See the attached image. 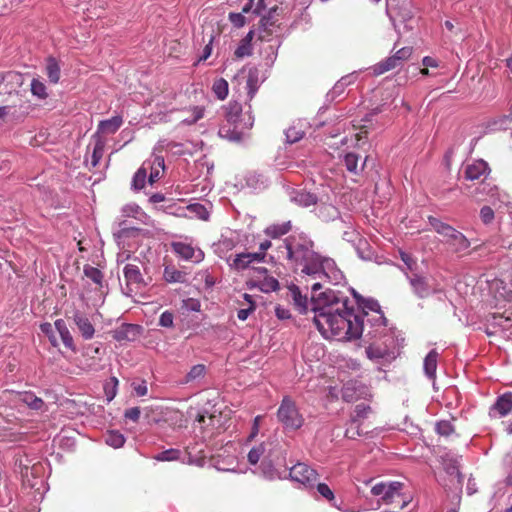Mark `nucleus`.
<instances>
[{
    "mask_svg": "<svg viewBox=\"0 0 512 512\" xmlns=\"http://www.w3.org/2000/svg\"><path fill=\"white\" fill-rule=\"evenodd\" d=\"M429 224L431 225V227L440 235H442L443 237L445 238H448L449 234L451 232H453V227L450 226L449 224H446L442 221H440L439 219H437L436 217H432L430 216L429 219Z\"/></svg>",
    "mask_w": 512,
    "mask_h": 512,
    "instance_id": "obj_37",
    "label": "nucleus"
},
{
    "mask_svg": "<svg viewBox=\"0 0 512 512\" xmlns=\"http://www.w3.org/2000/svg\"><path fill=\"white\" fill-rule=\"evenodd\" d=\"M478 191L482 194H486L490 197V199H494L498 196V188L495 184L488 182L484 180L480 187L478 188Z\"/></svg>",
    "mask_w": 512,
    "mask_h": 512,
    "instance_id": "obj_52",
    "label": "nucleus"
},
{
    "mask_svg": "<svg viewBox=\"0 0 512 512\" xmlns=\"http://www.w3.org/2000/svg\"><path fill=\"white\" fill-rule=\"evenodd\" d=\"M286 140L288 143L293 144L301 140L304 136V131L298 129L296 126L289 127L286 132Z\"/></svg>",
    "mask_w": 512,
    "mask_h": 512,
    "instance_id": "obj_54",
    "label": "nucleus"
},
{
    "mask_svg": "<svg viewBox=\"0 0 512 512\" xmlns=\"http://www.w3.org/2000/svg\"><path fill=\"white\" fill-rule=\"evenodd\" d=\"M182 308L190 312H198L201 308L199 300L194 298H187L182 301Z\"/></svg>",
    "mask_w": 512,
    "mask_h": 512,
    "instance_id": "obj_64",
    "label": "nucleus"
},
{
    "mask_svg": "<svg viewBox=\"0 0 512 512\" xmlns=\"http://www.w3.org/2000/svg\"><path fill=\"white\" fill-rule=\"evenodd\" d=\"M118 384H119L118 379L115 376H113L104 385L105 396L108 401L113 400L115 398V396L117 395Z\"/></svg>",
    "mask_w": 512,
    "mask_h": 512,
    "instance_id": "obj_50",
    "label": "nucleus"
},
{
    "mask_svg": "<svg viewBox=\"0 0 512 512\" xmlns=\"http://www.w3.org/2000/svg\"><path fill=\"white\" fill-rule=\"evenodd\" d=\"M45 70L49 81L53 84H57L60 80L61 69L58 61L54 57L47 58Z\"/></svg>",
    "mask_w": 512,
    "mask_h": 512,
    "instance_id": "obj_29",
    "label": "nucleus"
},
{
    "mask_svg": "<svg viewBox=\"0 0 512 512\" xmlns=\"http://www.w3.org/2000/svg\"><path fill=\"white\" fill-rule=\"evenodd\" d=\"M435 429L441 436H449L454 432V426L449 420H441L436 423Z\"/></svg>",
    "mask_w": 512,
    "mask_h": 512,
    "instance_id": "obj_53",
    "label": "nucleus"
},
{
    "mask_svg": "<svg viewBox=\"0 0 512 512\" xmlns=\"http://www.w3.org/2000/svg\"><path fill=\"white\" fill-rule=\"evenodd\" d=\"M24 401L28 404V406L30 408H32L34 410H39L44 405V401L41 398L36 397L33 394H26Z\"/></svg>",
    "mask_w": 512,
    "mask_h": 512,
    "instance_id": "obj_62",
    "label": "nucleus"
},
{
    "mask_svg": "<svg viewBox=\"0 0 512 512\" xmlns=\"http://www.w3.org/2000/svg\"><path fill=\"white\" fill-rule=\"evenodd\" d=\"M437 362L438 352L433 349L426 355L423 363L424 373L429 379H434L436 376Z\"/></svg>",
    "mask_w": 512,
    "mask_h": 512,
    "instance_id": "obj_27",
    "label": "nucleus"
},
{
    "mask_svg": "<svg viewBox=\"0 0 512 512\" xmlns=\"http://www.w3.org/2000/svg\"><path fill=\"white\" fill-rule=\"evenodd\" d=\"M123 213L128 217H133L145 223L147 215L142 211V209L136 204H128L123 207Z\"/></svg>",
    "mask_w": 512,
    "mask_h": 512,
    "instance_id": "obj_43",
    "label": "nucleus"
},
{
    "mask_svg": "<svg viewBox=\"0 0 512 512\" xmlns=\"http://www.w3.org/2000/svg\"><path fill=\"white\" fill-rule=\"evenodd\" d=\"M54 326H55V329L57 330V332L59 333L60 335V338L64 344V346L75 352L76 351V346L74 344V340H73V337L66 325V322L63 320V319H57L55 322H54Z\"/></svg>",
    "mask_w": 512,
    "mask_h": 512,
    "instance_id": "obj_20",
    "label": "nucleus"
},
{
    "mask_svg": "<svg viewBox=\"0 0 512 512\" xmlns=\"http://www.w3.org/2000/svg\"><path fill=\"white\" fill-rule=\"evenodd\" d=\"M154 459L161 462L176 460L182 461L183 457L182 452L179 449L170 448L155 455Z\"/></svg>",
    "mask_w": 512,
    "mask_h": 512,
    "instance_id": "obj_39",
    "label": "nucleus"
},
{
    "mask_svg": "<svg viewBox=\"0 0 512 512\" xmlns=\"http://www.w3.org/2000/svg\"><path fill=\"white\" fill-rule=\"evenodd\" d=\"M357 78V75L355 73H351L349 75L343 76L331 89V91L328 93V96H330L332 99H334L336 96L341 95L345 88L349 86L350 84L354 83Z\"/></svg>",
    "mask_w": 512,
    "mask_h": 512,
    "instance_id": "obj_30",
    "label": "nucleus"
},
{
    "mask_svg": "<svg viewBox=\"0 0 512 512\" xmlns=\"http://www.w3.org/2000/svg\"><path fill=\"white\" fill-rule=\"evenodd\" d=\"M289 293L298 311L300 313H306L309 305L307 296L302 295L301 290L296 285H291L289 287Z\"/></svg>",
    "mask_w": 512,
    "mask_h": 512,
    "instance_id": "obj_22",
    "label": "nucleus"
},
{
    "mask_svg": "<svg viewBox=\"0 0 512 512\" xmlns=\"http://www.w3.org/2000/svg\"><path fill=\"white\" fill-rule=\"evenodd\" d=\"M246 183L253 189H262L266 186L267 179L257 173H250L246 177Z\"/></svg>",
    "mask_w": 512,
    "mask_h": 512,
    "instance_id": "obj_46",
    "label": "nucleus"
},
{
    "mask_svg": "<svg viewBox=\"0 0 512 512\" xmlns=\"http://www.w3.org/2000/svg\"><path fill=\"white\" fill-rule=\"evenodd\" d=\"M30 90L33 96L39 98V99H46L47 89L45 84L40 81L39 79L33 78L30 85Z\"/></svg>",
    "mask_w": 512,
    "mask_h": 512,
    "instance_id": "obj_44",
    "label": "nucleus"
},
{
    "mask_svg": "<svg viewBox=\"0 0 512 512\" xmlns=\"http://www.w3.org/2000/svg\"><path fill=\"white\" fill-rule=\"evenodd\" d=\"M360 160H361V157L358 154L353 153V152H349V153L345 154L343 157V163H344L346 169L350 173H353L356 175L359 174L363 170L365 162H366V159H365L362 163H359Z\"/></svg>",
    "mask_w": 512,
    "mask_h": 512,
    "instance_id": "obj_21",
    "label": "nucleus"
},
{
    "mask_svg": "<svg viewBox=\"0 0 512 512\" xmlns=\"http://www.w3.org/2000/svg\"><path fill=\"white\" fill-rule=\"evenodd\" d=\"M40 330L43 334H45L48 337V339L53 347L58 346V340L55 336L53 326L51 323H48V322L42 323L40 325Z\"/></svg>",
    "mask_w": 512,
    "mask_h": 512,
    "instance_id": "obj_57",
    "label": "nucleus"
},
{
    "mask_svg": "<svg viewBox=\"0 0 512 512\" xmlns=\"http://www.w3.org/2000/svg\"><path fill=\"white\" fill-rule=\"evenodd\" d=\"M265 451H266V448H265L264 443H261L255 447H253L248 453V462L251 465L257 464Z\"/></svg>",
    "mask_w": 512,
    "mask_h": 512,
    "instance_id": "obj_51",
    "label": "nucleus"
},
{
    "mask_svg": "<svg viewBox=\"0 0 512 512\" xmlns=\"http://www.w3.org/2000/svg\"><path fill=\"white\" fill-rule=\"evenodd\" d=\"M490 172L491 170L488 163L482 159H478L468 163L464 173L467 180L474 181L480 179L482 176L484 180H486Z\"/></svg>",
    "mask_w": 512,
    "mask_h": 512,
    "instance_id": "obj_11",
    "label": "nucleus"
},
{
    "mask_svg": "<svg viewBox=\"0 0 512 512\" xmlns=\"http://www.w3.org/2000/svg\"><path fill=\"white\" fill-rule=\"evenodd\" d=\"M251 264L250 259L247 258V253H239L235 255L232 262L229 264L232 269L237 271L244 270Z\"/></svg>",
    "mask_w": 512,
    "mask_h": 512,
    "instance_id": "obj_47",
    "label": "nucleus"
},
{
    "mask_svg": "<svg viewBox=\"0 0 512 512\" xmlns=\"http://www.w3.org/2000/svg\"><path fill=\"white\" fill-rule=\"evenodd\" d=\"M280 248L284 249L286 258L303 278L314 280L311 284V311L314 313L313 322L324 338L350 341L361 337L366 330L372 337L385 333L386 318L376 300L365 299L351 289L359 306L355 311L349 305L348 296L340 290L326 289L316 294L324 283L340 284L344 281V274L334 259L313 250L311 240L302 235L290 236Z\"/></svg>",
    "mask_w": 512,
    "mask_h": 512,
    "instance_id": "obj_1",
    "label": "nucleus"
},
{
    "mask_svg": "<svg viewBox=\"0 0 512 512\" xmlns=\"http://www.w3.org/2000/svg\"><path fill=\"white\" fill-rule=\"evenodd\" d=\"M163 278L168 283H185L188 280V274L174 266H166L163 271Z\"/></svg>",
    "mask_w": 512,
    "mask_h": 512,
    "instance_id": "obj_25",
    "label": "nucleus"
},
{
    "mask_svg": "<svg viewBox=\"0 0 512 512\" xmlns=\"http://www.w3.org/2000/svg\"><path fill=\"white\" fill-rule=\"evenodd\" d=\"M371 413V407L365 403L357 404L354 408V412L351 415L352 425L360 422L368 417Z\"/></svg>",
    "mask_w": 512,
    "mask_h": 512,
    "instance_id": "obj_36",
    "label": "nucleus"
},
{
    "mask_svg": "<svg viewBox=\"0 0 512 512\" xmlns=\"http://www.w3.org/2000/svg\"><path fill=\"white\" fill-rule=\"evenodd\" d=\"M123 274L130 291H133L132 287L139 289L145 285L140 268L137 265L127 264L123 269Z\"/></svg>",
    "mask_w": 512,
    "mask_h": 512,
    "instance_id": "obj_14",
    "label": "nucleus"
},
{
    "mask_svg": "<svg viewBox=\"0 0 512 512\" xmlns=\"http://www.w3.org/2000/svg\"><path fill=\"white\" fill-rule=\"evenodd\" d=\"M290 229H291V222L287 221V222H283L281 224H272V225L268 226L264 230V233L270 238L277 239V238L287 234L290 231Z\"/></svg>",
    "mask_w": 512,
    "mask_h": 512,
    "instance_id": "obj_32",
    "label": "nucleus"
},
{
    "mask_svg": "<svg viewBox=\"0 0 512 512\" xmlns=\"http://www.w3.org/2000/svg\"><path fill=\"white\" fill-rule=\"evenodd\" d=\"M155 150H158V151L170 150V151H173L175 154H179V155H182L184 153L182 144L176 143L173 141H168L166 139L158 141L157 146L155 147Z\"/></svg>",
    "mask_w": 512,
    "mask_h": 512,
    "instance_id": "obj_41",
    "label": "nucleus"
},
{
    "mask_svg": "<svg viewBox=\"0 0 512 512\" xmlns=\"http://www.w3.org/2000/svg\"><path fill=\"white\" fill-rule=\"evenodd\" d=\"M84 275L91 280L99 289L104 287V275L96 267L85 265L83 268Z\"/></svg>",
    "mask_w": 512,
    "mask_h": 512,
    "instance_id": "obj_33",
    "label": "nucleus"
},
{
    "mask_svg": "<svg viewBox=\"0 0 512 512\" xmlns=\"http://www.w3.org/2000/svg\"><path fill=\"white\" fill-rule=\"evenodd\" d=\"M316 215L324 222L334 221L340 218L338 208L330 203H320L316 207Z\"/></svg>",
    "mask_w": 512,
    "mask_h": 512,
    "instance_id": "obj_19",
    "label": "nucleus"
},
{
    "mask_svg": "<svg viewBox=\"0 0 512 512\" xmlns=\"http://www.w3.org/2000/svg\"><path fill=\"white\" fill-rule=\"evenodd\" d=\"M207 368L204 364H196L190 368L186 375L179 380L178 385H191L196 386L205 378Z\"/></svg>",
    "mask_w": 512,
    "mask_h": 512,
    "instance_id": "obj_15",
    "label": "nucleus"
},
{
    "mask_svg": "<svg viewBox=\"0 0 512 512\" xmlns=\"http://www.w3.org/2000/svg\"><path fill=\"white\" fill-rule=\"evenodd\" d=\"M142 327L137 324L124 323L113 330V338L118 342L135 341L141 334Z\"/></svg>",
    "mask_w": 512,
    "mask_h": 512,
    "instance_id": "obj_12",
    "label": "nucleus"
},
{
    "mask_svg": "<svg viewBox=\"0 0 512 512\" xmlns=\"http://www.w3.org/2000/svg\"><path fill=\"white\" fill-rule=\"evenodd\" d=\"M361 423L358 422L354 425H352V420L350 419L348 427L345 431V437L348 439H356L357 437L362 435L361 429H360Z\"/></svg>",
    "mask_w": 512,
    "mask_h": 512,
    "instance_id": "obj_60",
    "label": "nucleus"
},
{
    "mask_svg": "<svg viewBox=\"0 0 512 512\" xmlns=\"http://www.w3.org/2000/svg\"><path fill=\"white\" fill-rule=\"evenodd\" d=\"M243 298L245 299V301L249 303V307L239 309L237 311V317L241 321H245L249 317V315L255 310V303L252 299V296L250 294L245 293L243 294Z\"/></svg>",
    "mask_w": 512,
    "mask_h": 512,
    "instance_id": "obj_48",
    "label": "nucleus"
},
{
    "mask_svg": "<svg viewBox=\"0 0 512 512\" xmlns=\"http://www.w3.org/2000/svg\"><path fill=\"white\" fill-rule=\"evenodd\" d=\"M73 322L76 325V327L78 328V330L84 340H90L94 337L95 328H94L93 324L91 323V321L89 320V318L85 314H83L79 311H76L73 315Z\"/></svg>",
    "mask_w": 512,
    "mask_h": 512,
    "instance_id": "obj_16",
    "label": "nucleus"
},
{
    "mask_svg": "<svg viewBox=\"0 0 512 512\" xmlns=\"http://www.w3.org/2000/svg\"><path fill=\"white\" fill-rule=\"evenodd\" d=\"M212 90L218 99L224 100L228 96V82L223 78L217 79L213 83Z\"/></svg>",
    "mask_w": 512,
    "mask_h": 512,
    "instance_id": "obj_42",
    "label": "nucleus"
},
{
    "mask_svg": "<svg viewBox=\"0 0 512 512\" xmlns=\"http://www.w3.org/2000/svg\"><path fill=\"white\" fill-rule=\"evenodd\" d=\"M123 119L121 116H113L110 119L100 121L98 125V132L105 134H114L122 125Z\"/></svg>",
    "mask_w": 512,
    "mask_h": 512,
    "instance_id": "obj_28",
    "label": "nucleus"
},
{
    "mask_svg": "<svg viewBox=\"0 0 512 512\" xmlns=\"http://www.w3.org/2000/svg\"><path fill=\"white\" fill-rule=\"evenodd\" d=\"M293 481L299 482L306 488H314L318 480V473L306 463H297L289 472Z\"/></svg>",
    "mask_w": 512,
    "mask_h": 512,
    "instance_id": "obj_6",
    "label": "nucleus"
},
{
    "mask_svg": "<svg viewBox=\"0 0 512 512\" xmlns=\"http://www.w3.org/2000/svg\"><path fill=\"white\" fill-rule=\"evenodd\" d=\"M159 325L165 328H172L174 325V314L166 310L159 317Z\"/></svg>",
    "mask_w": 512,
    "mask_h": 512,
    "instance_id": "obj_61",
    "label": "nucleus"
},
{
    "mask_svg": "<svg viewBox=\"0 0 512 512\" xmlns=\"http://www.w3.org/2000/svg\"><path fill=\"white\" fill-rule=\"evenodd\" d=\"M402 487L403 484L398 481L390 483L382 482L374 485L371 489V493L374 496H379L384 504L396 503L400 508H403L406 505V501L401 493Z\"/></svg>",
    "mask_w": 512,
    "mask_h": 512,
    "instance_id": "obj_5",
    "label": "nucleus"
},
{
    "mask_svg": "<svg viewBox=\"0 0 512 512\" xmlns=\"http://www.w3.org/2000/svg\"><path fill=\"white\" fill-rule=\"evenodd\" d=\"M277 419L284 431L287 432L297 431L305 423L303 414L290 396H284L281 400L277 410Z\"/></svg>",
    "mask_w": 512,
    "mask_h": 512,
    "instance_id": "obj_3",
    "label": "nucleus"
},
{
    "mask_svg": "<svg viewBox=\"0 0 512 512\" xmlns=\"http://www.w3.org/2000/svg\"><path fill=\"white\" fill-rule=\"evenodd\" d=\"M368 387L359 380H349L342 387V398L345 402H354L369 396Z\"/></svg>",
    "mask_w": 512,
    "mask_h": 512,
    "instance_id": "obj_7",
    "label": "nucleus"
},
{
    "mask_svg": "<svg viewBox=\"0 0 512 512\" xmlns=\"http://www.w3.org/2000/svg\"><path fill=\"white\" fill-rule=\"evenodd\" d=\"M138 232L137 228L129 226L126 221L119 223V229L114 232V236L118 239H123L134 235Z\"/></svg>",
    "mask_w": 512,
    "mask_h": 512,
    "instance_id": "obj_49",
    "label": "nucleus"
},
{
    "mask_svg": "<svg viewBox=\"0 0 512 512\" xmlns=\"http://www.w3.org/2000/svg\"><path fill=\"white\" fill-rule=\"evenodd\" d=\"M147 177V167L146 165H142L133 176L131 188L134 191H140L144 188Z\"/></svg>",
    "mask_w": 512,
    "mask_h": 512,
    "instance_id": "obj_35",
    "label": "nucleus"
},
{
    "mask_svg": "<svg viewBox=\"0 0 512 512\" xmlns=\"http://www.w3.org/2000/svg\"><path fill=\"white\" fill-rule=\"evenodd\" d=\"M204 443L202 441H193L184 447L183 463L202 467L206 461L204 452Z\"/></svg>",
    "mask_w": 512,
    "mask_h": 512,
    "instance_id": "obj_8",
    "label": "nucleus"
},
{
    "mask_svg": "<svg viewBox=\"0 0 512 512\" xmlns=\"http://www.w3.org/2000/svg\"><path fill=\"white\" fill-rule=\"evenodd\" d=\"M317 492L326 500L333 501L335 499L333 491L325 483H317Z\"/></svg>",
    "mask_w": 512,
    "mask_h": 512,
    "instance_id": "obj_63",
    "label": "nucleus"
},
{
    "mask_svg": "<svg viewBox=\"0 0 512 512\" xmlns=\"http://www.w3.org/2000/svg\"><path fill=\"white\" fill-rule=\"evenodd\" d=\"M261 291L268 293L279 289V282L274 277H266L260 283Z\"/></svg>",
    "mask_w": 512,
    "mask_h": 512,
    "instance_id": "obj_56",
    "label": "nucleus"
},
{
    "mask_svg": "<svg viewBox=\"0 0 512 512\" xmlns=\"http://www.w3.org/2000/svg\"><path fill=\"white\" fill-rule=\"evenodd\" d=\"M104 148H105V142L101 138H97L95 140L93 149H92V155H91V166L96 167L98 163L100 162L103 154H104Z\"/></svg>",
    "mask_w": 512,
    "mask_h": 512,
    "instance_id": "obj_40",
    "label": "nucleus"
},
{
    "mask_svg": "<svg viewBox=\"0 0 512 512\" xmlns=\"http://www.w3.org/2000/svg\"><path fill=\"white\" fill-rule=\"evenodd\" d=\"M292 201L302 207H309L317 203V197L315 194L304 191L296 190L292 193Z\"/></svg>",
    "mask_w": 512,
    "mask_h": 512,
    "instance_id": "obj_26",
    "label": "nucleus"
},
{
    "mask_svg": "<svg viewBox=\"0 0 512 512\" xmlns=\"http://www.w3.org/2000/svg\"><path fill=\"white\" fill-rule=\"evenodd\" d=\"M254 31L250 30L246 36L240 41L238 47L234 51L236 58L241 59L252 54V40Z\"/></svg>",
    "mask_w": 512,
    "mask_h": 512,
    "instance_id": "obj_23",
    "label": "nucleus"
},
{
    "mask_svg": "<svg viewBox=\"0 0 512 512\" xmlns=\"http://www.w3.org/2000/svg\"><path fill=\"white\" fill-rule=\"evenodd\" d=\"M226 123L219 128L221 138L231 142H240L254 125V116L250 111L242 112L241 104L230 102L226 107Z\"/></svg>",
    "mask_w": 512,
    "mask_h": 512,
    "instance_id": "obj_2",
    "label": "nucleus"
},
{
    "mask_svg": "<svg viewBox=\"0 0 512 512\" xmlns=\"http://www.w3.org/2000/svg\"><path fill=\"white\" fill-rule=\"evenodd\" d=\"M512 411V392H507L499 396L495 404L490 409V416L503 417Z\"/></svg>",
    "mask_w": 512,
    "mask_h": 512,
    "instance_id": "obj_17",
    "label": "nucleus"
},
{
    "mask_svg": "<svg viewBox=\"0 0 512 512\" xmlns=\"http://www.w3.org/2000/svg\"><path fill=\"white\" fill-rule=\"evenodd\" d=\"M401 270L404 272L407 280L409 281V284L413 290V293L418 298L423 299L432 294V289H431L430 285L428 284L426 277H424L418 273L409 274L406 270H403V269H401Z\"/></svg>",
    "mask_w": 512,
    "mask_h": 512,
    "instance_id": "obj_9",
    "label": "nucleus"
},
{
    "mask_svg": "<svg viewBox=\"0 0 512 512\" xmlns=\"http://www.w3.org/2000/svg\"><path fill=\"white\" fill-rule=\"evenodd\" d=\"M495 218V213L490 206H483L480 209V219L483 224L489 225L493 222Z\"/></svg>",
    "mask_w": 512,
    "mask_h": 512,
    "instance_id": "obj_59",
    "label": "nucleus"
},
{
    "mask_svg": "<svg viewBox=\"0 0 512 512\" xmlns=\"http://www.w3.org/2000/svg\"><path fill=\"white\" fill-rule=\"evenodd\" d=\"M400 66V64L395 61L393 56H390L386 58L385 60L377 63L372 67L373 74L378 76L381 74H384L385 72H388L392 69H395L396 67Z\"/></svg>",
    "mask_w": 512,
    "mask_h": 512,
    "instance_id": "obj_34",
    "label": "nucleus"
},
{
    "mask_svg": "<svg viewBox=\"0 0 512 512\" xmlns=\"http://www.w3.org/2000/svg\"><path fill=\"white\" fill-rule=\"evenodd\" d=\"M142 165L147 167L148 181L151 185L161 177L165 170L164 157L161 155H154L152 159L146 160Z\"/></svg>",
    "mask_w": 512,
    "mask_h": 512,
    "instance_id": "obj_13",
    "label": "nucleus"
},
{
    "mask_svg": "<svg viewBox=\"0 0 512 512\" xmlns=\"http://www.w3.org/2000/svg\"><path fill=\"white\" fill-rule=\"evenodd\" d=\"M104 441L108 446L118 449L124 446L126 438L117 430H109L104 435Z\"/></svg>",
    "mask_w": 512,
    "mask_h": 512,
    "instance_id": "obj_31",
    "label": "nucleus"
},
{
    "mask_svg": "<svg viewBox=\"0 0 512 512\" xmlns=\"http://www.w3.org/2000/svg\"><path fill=\"white\" fill-rule=\"evenodd\" d=\"M174 252L186 261L199 263L204 259V253L201 249H195L192 245L176 242L172 245Z\"/></svg>",
    "mask_w": 512,
    "mask_h": 512,
    "instance_id": "obj_10",
    "label": "nucleus"
},
{
    "mask_svg": "<svg viewBox=\"0 0 512 512\" xmlns=\"http://www.w3.org/2000/svg\"><path fill=\"white\" fill-rule=\"evenodd\" d=\"M189 112L191 115L189 117L183 118L181 123L185 125H192L202 119L204 116V108L202 106H193L189 109Z\"/></svg>",
    "mask_w": 512,
    "mask_h": 512,
    "instance_id": "obj_45",
    "label": "nucleus"
},
{
    "mask_svg": "<svg viewBox=\"0 0 512 512\" xmlns=\"http://www.w3.org/2000/svg\"><path fill=\"white\" fill-rule=\"evenodd\" d=\"M446 242L453 247L456 253L462 252L470 247V241L467 237L455 228H453V232L446 238Z\"/></svg>",
    "mask_w": 512,
    "mask_h": 512,
    "instance_id": "obj_18",
    "label": "nucleus"
},
{
    "mask_svg": "<svg viewBox=\"0 0 512 512\" xmlns=\"http://www.w3.org/2000/svg\"><path fill=\"white\" fill-rule=\"evenodd\" d=\"M5 81L8 83H11L17 87H20L24 83V77L23 74L15 71H9L4 74Z\"/></svg>",
    "mask_w": 512,
    "mask_h": 512,
    "instance_id": "obj_58",
    "label": "nucleus"
},
{
    "mask_svg": "<svg viewBox=\"0 0 512 512\" xmlns=\"http://www.w3.org/2000/svg\"><path fill=\"white\" fill-rule=\"evenodd\" d=\"M429 224L431 225V227L440 235H442L443 237L445 238H448L449 234L451 232H453V227L450 226L449 224H446L442 221H440L439 219H437L436 217H432L430 216L429 219Z\"/></svg>",
    "mask_w": 512,
    "mask_h": 512,
    "instance_id": "obj_38",
    "label": "nucleus"
},
{
    "mask_svg": "<svg viewBox=\"0 0 512 512\" xmlns=\"http://www.w3.org/2000/svg\"><path fill=\"white\" fill-rule=\"evenodd\" d=\"M277 11H278V7L274 6L268 10L267 14L261 15L262 17H261L260 22L264 29L269 28L270 26H272L275 23V15H276Z\"/></svg>",
    "mask_w": 512,
    "mask_h": 512,
    "instance_id": "obj_55",
    "label": "nucleus"
},
{
    "mask_svg": "<svg viewBox=\"0 0 512 512\" xmlns=\"http://www.w3.org/2000/svg\"><path fill=\"white\" fill-rule=\"evenodd\" d=\"M365 336L369 340H373L366 348L365 352L367 357L373 361H379L381 359L393 358V353L390 351V347L394 344V339L391 334L388 333L386 328L385 333H377V337L368 335V330L365 331Z\"/></svg>",
    "mask_w": 512,
    "mask_h": 512,
    "instance_id": "obj_4",
    "label": "nucleus"
},
{
    "mask_svg": "<svg viewBox=\"0 0 512 512\" xmlns=\"http://www.w3.org/2000/svg\"><path fill=\"white\" fill-rule=\"evenodd\" d=\"M262 83V80L260 79V71L258 68L253 67L249 69L248 76H247V90H248V96L250 99H252L256 92L258 91L260 84Z\"/></svg>",
    "mask_w": 512,
    "mask_h": 512,
    "instance_id": "obj_24",
    "label": "nucleus"
}]
</instances>
